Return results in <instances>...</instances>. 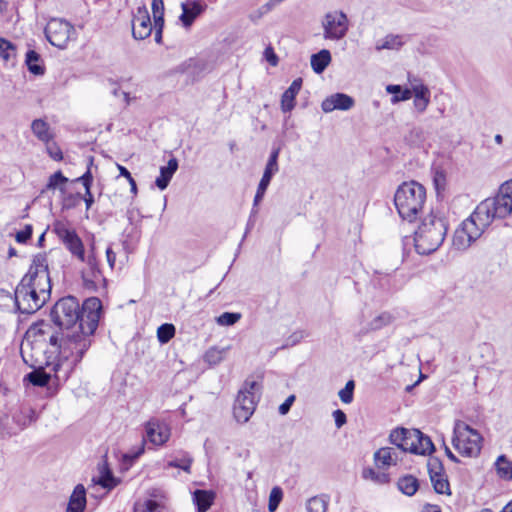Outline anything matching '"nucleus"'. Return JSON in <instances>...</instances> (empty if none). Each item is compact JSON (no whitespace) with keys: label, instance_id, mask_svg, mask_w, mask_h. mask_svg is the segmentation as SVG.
Instances as JSON below:
<instances>
[{"label":"nucleus","instance_id":"1","mask_svg":"<svg viewBox=\"0 0 512 512\" xmlns=\"http://www.w3.org/2000/svg\"><path fill=\"white\" fill-rule=\"evenodd\" d=\"M512 212V179L503 183L495 197L480 202L473 213L465 219L453 236V246L465 250L475 242L493 222Z\"/></svg>","mask_w":512,"mask_h":512},{"label":"nucleus","instance_id":"2","mask_svg":"<svg viewBox=\"0 0 512 512\" xmlns=\"http://www.w3.org/2000/svg\"><path fill=\"white\" fill-rule=\"evenodd\" d=\"M86 321L89 323L88 329L75 330L65 336L63 334L49 336L52 352L57 353V361L51 370L54 371V378L58 385L68 380L92 344V336L96 331L95 314L90 312Z\"/></svg>","mask_w":512,"mask_h":512},{"label":"nucleus","instance_id":"3","mask_svg":"<svg viewBox=\"0 0 512 512\" xmlns=\"http://www.w3.org/2000/svg\"><path fill=\"white\" fill-rule=\"evenodd\" d=\"M93 312L96 317V328L102 314V302L97 297H89L82 304L72 295L60 298L52 307V322L61 329H88V315Z\"/></svg>","mask_w":512,"mask_h":512},{"label":"nucleus","instance_id":"4","mask_svg":"<svg viewBox=\"0 0 512 512\" xmlns=\"http://www.w3.org/2000/svg\"><path fill=\"white\" fill-rule=\"evenodd\" d=\"M448 219L441 210H431L415 231L414 246L420 255L435 252L444 242L448 231Z\"/></svg>","mask_w":512,"mask_h":512},{"label":"nucleus","instance_id":"5","mask_svg":"<svg viewBox=\"0 0 512 512\" xmlns=\"http://www.w3.org/2000/svg\"><path fill=\"white\" fill-rule=\"evenodd\" d=\"M426 201V189L416 181L404 182L394 194V204L399 216L408 222L417 219Z\"/></svg>","mask_w":512,"mask_h":512},{"label":"nucleus","instance_id":"6","mask_svg":"<svg viewBox=\"0 0 512 512\" xmlns=\"http://www.w3.org/2000/svg\"><path fill=\"white\" fill-rule=\"evenodd\" d=\"M481 434L470 425L457 421L452 438L453 447L463 456L475 457L481 451Z\"/></svg>","mask_w":512,"mask_h":512},{"label":"nucleus","instance_id":"7","mask_svg":"<svg viewBox=\"0 0 512 512\" xmlns=\"http://www.w3.org/2000/svg\"><path fill=\"white\" fill-rule=\"evenodd\" d=\"M29 276L30 286L42 296V303H46L50 299L52 289L46 254L39 253L33 257L28 272L23 277Z\"/></svg>","mask_w":512,"mask_h":512},{"label":"nucleus","instance_id":"8","mask_svg":"<svg viewBox=\"0 0 512 512\" xmlns=\"http://www.w3.org/2000/svg\"><path fill=\"white\" fill-rule=\"evenodd\" d=\"M257 381H246L244 387L239 390L233 406L234 418L239 423H246L253 415L259 395Z\"/></svg>","mask_w":512,"mask_h":512},{"label":"nucleus","instance_id":"9","mask_svg":"<svg viewBox=\"0 0 512 512\" xmlns=\"http://www.w3.org/2000/svg\"><path fill=\"white\" fill-rule=\"evenodd\" d=\"M30 284L31 276L22 277L14 292L15 307L21 314H33L45 305L42 296Z\"/></svg>","mask_w":512,"mask_h":512},{"label":"nucleus","instance_id":"10","mask_svg":"<svg viewBox=\"0 0 512 512\" xmlns=\"http://www.w3.org/2000/svg\"><path fill=\"white\" fill-rule=\"evenodd\" d=\"M54 363L55 362H49L48 360L45 362L35 360L29 364L32 371L24 376L23 381H27L36 387L48 386V390L51 391V394H55L63 383L58 385L54 378V371L51 370Z\"/></svg>","mask_w":512,"mask_h":512},{"label":"nucleus","instance_id":"11","mask_svg":"<svg viewBox=\"0 0 512 512\" xmlns=\"http://www.w3.org/2000/svg\"><path fill=\"white\" fill-rule=\"evenodd\" d=\"M323 38L338 41L344 38L349 30V21L343 11H331L322 20Z\"/></svg>","mask_w":512,"mask_h":512},{"label":"nucleus","instance_id":"12","mask_svg":"<svg viewBox=\"0 0 512 512\" xmlns=\"http://www.w3.org/2000/svg\"><path fill=\"white\" fill-rule=\"evenodd\" d=\"M44 32L51 45L59 49H65L72 34L75 33V29L72 24L64 19L52 18L47 23Z\"/></svg>","mask_w":512,"mask_h":512},{"label":"nucleus","instance_id":"13","mask_svg":"<svg viewBox=\"0 0 512 512\" xmlns=\"http://www.w3.org/2000/svg\"><path fill=\"white\" fill-rule=\"evenodd\" d=\"M87 268L82 270L81 278L84 289L89 292L105 290L107 279L99 268V262L94 254H90L86 260Z\"/></svg>","mask_w":512,"mask_h":512},{"label":"nucleus","instance_id":"14","mask_svg":"<svg viewBox=\"0 0 512 512\" xmlns=\"http://www.w3.org/2000/svg\"><path fill=\"white\" fill-rule=\"evenodd\" d=\"M51 334L58 333L54 331L48 322L44 320L38 321L28 328L22 345H30L33 348L34 344L49 343V336Z\"/></svg>","mask_w":512,"mask_h":512},{"label":"nucleus","instance_id":"15","mask_svg":"<svg viewBox=\"0 0 512 512\" xmlns=\"http://www.w3.org/2000/svg\"><path fill=\"white\" fill-rule=\"evenodd\" d=\"M152 33L151 18L145 4L137 8L132 19V36L136 40H144Z\"/></svg>","mask_w":512,"mask_h":512},{"label":"nucleus","instance_id":"16","mask_svg":"<svg viewBox=\"0 0 512 512\" xmlns=\"http://www.w3.org/2000/svg\"><path fill=\"white\" fill-rule=\"evenodd\" d=\"M354 103L355 101L351 96L338 92L326 97L321 103V108L325 113L334 110L347 111L354 106Z\"/></svg>","mask_w":512,"mask_h":512},{"label":"nucleus","instance_id":"17","mask_svg":"<svg viewBox=\"0 0 512 512\" xmlns=\"http://www.w3.org/2000/svg\"><path fill=\"white\" fill-rule=\"evenodd\" d=\"M146 439L154 445L165 444L170 437L169 428L158 421H149L145 426Z\"/></svg>","mask_w":512,"mask_h":512},{"label":"nucleus","instance_id":"18","mask_svg":"<svg viewBox=\"0 0 512 512\" xmlns=\"http://www.w3.org/2000/svg\"><path fill=\"white\" fill-rule=\"evenodd\" d=\"M207 5L202 0H191L181 4L182 13L179 17L184 27H190L195 19L204 12Z\"/></svg>","mask_w":512,"mask_h":512},{"label":"nucleus","instance_id":"19","mask_svg":"<svg viewBox=\"0 0 512 512\" xmlns=\"http://www.w3.org/2000/svg\"><path fill=\"white\" fill-rule=\"evenodd\" d=\"M415 431L413 429H407L404 427H399L391 431L389 435L390 442L399 448L403 452H410L411 447L413 446L412 438L415 435Z\"/></svg>","mask_w":512,"mask_h":512},{"label":"nucleus","instance_id":"20","mask_svg":"<svg viewBox=\"0 0 512 512\" xmlns=\"http://www.w3.org/2000/svg\"><path fill=\"white\" fill-rule=\"evenodd\" d=\"M94 167V157L89 156L88 157V163L86 171L78 178L75 179V182H80L84 189H85V195H84V201L86 205V209H90L94 203V196L91 192V187L93 184V172L92 169Z\"/></svg>","mask_w":512,"mask_h":512},{"label":"nucleus","instance_id":"21","mask_svg":"<svg viewBox=\"0 0 512 512\" xmlns=\"http://www.w3.org/2000/svg\"><path fill=\"white\" fill-rule=\"evenodd\" d=\"M62 241L72 255L76 256L82 262L85 261L84 245L75 230H65Z\"/></svg>","mask_w":512,"mask_h":512},{"label":"nucleus","instance_id":"22","mask_svg":"<svg viewBox=\"0 0 512 512\" xmlns=\"http://www.w3.org/2000/svg\"><path fill=\"white\" fill-rule=\"evenodd\" d=\"M303 84L302 78H296L281 96V110L284 113L290 112L295 107V99L301 90Z\"/></svg>","mask_w":512,"mask_h":512},{"label":"nucleus","instance_id":"23","mask_svg":"<svg viewBox=\"0 0 512 512\" xmlns=\"http://www.w3.org/2000/svg\"><path fill=\"white\" fill-rule=\"evenodd\" d=\"M38 415L32 407L28 405H22L19 410L13 413L12 419L16 424L18 431H21L28 427L30 424L35 422Z\"/></svg>","mask_w":512,"mask_h":512},{"label":"nucleus","instance_id":"24","mask_svg":"<svg viewBox=\"0 0 512 512\" xmlns=\"http://www.w3.org/2000/svg\"><path fill=\"white\" fill-rule=\"evenodd\" d=\"M178 160L175 157L169 159L166 166L160 167V175L155 180V185L158 189L164 190L168 187L173 175L178 169Z\"/></svg>","mask_w":512,"mask_h":512},{"label":"nucleus","instance_id":"25","mask_svg":"<svg viewBox=\"0 0 512 512\" xmlns=\"http://www.w3.org/2000/svg\"><path fill=\"white\" fill-rule=\"evenodd\" d=\"M85 507L86 489L82 484H78L69 498L66 512H83Z\"/></svg>","mask_w":512,"mask_h":512},{"label":"nucleus","instance_id":"26","mask_svg":"<svg viewBox=\"0 0 512 512\" xmlns=\"http://www.w3.org/2000/svg\"><path fill=\"white\" fill-rule=\"evenodd\" d=\"M374 461L378 468L396 465L398 461V454L392 447H382L374 453Z\"/></svg>","mask_w":512,"mask_h":512},{"label":"nucleus","instance_id":"27","mask_svg":"<svg viewBox=\"0 0 512 512\" xmlns=\"http://www.w3.org/2000/svg\"><path fill=\"white\" fill-rule=\"evenodd\" d=\"M215 494L212 491L197 489L193 493V503L197 512H207L214 502Z\"/></svg>","mask_w":512,"mask_h":512},{"label":"nucleus","instance_id":"28","mask_svg":"<svg viewBox=\"0 0 512 512\" xmlns=\"http://www.w3.org/2000/svg\"><path fill=\"white\" fill-rule=\"evenodd\" d=\"M31 130L34 136L43 143L49 142L54 138L50 125L42 118L34 119L32 121Z\"/></svg>","mask_w":512,"mask_h":512},{"label":"nucleus","instance_id":"29","mask_svg":"<svg viewBox=\"0 0 512 512\" xmlns=\"http://www.w3.org/2000/svg\"><path fill=\"white\" fill-rule=\"evenodd\" d=\"M332 60L331 53L327 49H321L317 53L311 55L310 64L316 74L325 71Z\"/></svg>","mask_w":512,"mask_h":512},{"label":"nucleus","instance_id":"30","mask_svg":"<svg viewBox=\"0 0 512 512\" xmlns=\"http://www.w3.org/2000/svg\"><path fill=\"white\" fill-rule=\"evenodd\" d=\"M25 64L28 71L35 75L41 76L45 72L44 66L41 64V57L35 50L29 49L25 55Z\"/></svg>","mask_w":512,"mask_h":512},{"label":"nucleus","instance_id":"31","mask_svg":"<svg viewBox=\"0 0 512 512\" xmlns=\"http://www.w3.org/2000/svg\"><path fill=\"white\" fill-rule=\"evenodd\" d=\"M279 154H280V148H273L271 150L261 179L271 182L273 176L279 171V165H278Z\"/></svg>","mask_w":512,"mask_h":512},{"label":"nucleus","instance_id":"32","mask_svg":"<svg viewBox=\"0 0 512 512\" xmlns=\"http://www.w3.org/2000/svg\"><path fill=\"white\" fill-rule=\"evenodd\" d=\"M398 489L407 496H413L419 489V480L410 474L402 476L397 482Z\"/></svg>","mask_w":512,"mask_h":512},{"label":"nucleus","instance_id":"33","mask_svg":"<svg viewBox=\"0 0 512 512\" xmlns=\"http://www.w3.org/2000/svg\"><path fill=\"white\" fill-rule=\"evenodd\" d=\"M229 347L219 348L217 346L210 347L204 354L203 359L210 366H216L224 359Z\"/></svg>","mask_w":512,"mask_h":512},{"label":"nucleus","instance_id":"34","mask_svg":"<svg viewBox=\"0 0 512 512\" xmlns=\"http://www.w3.org/2000/svg\"><path fill=\"white\" fill-rule=\"evenodd\" d=\"M330 501V497L326 494H321L318 496L311 497L307 501V511L308 512H326L328 508V504Z\"/></svg>","mask_w":512,"mask_h":512},{"label":"nucleus","instance_id":"35","mask_svg":"<svg viewBox=\"0 0 512 512\" xmlns=\"http://www.w3.org/2000/svg\"><path fill=\"white\" fill-rule=\"evenodd\" d=\"M404 43L403 36L390 34L387 35L381 43H377L376 49L379 51L383 49L398 50Z\"/></svg>","mask_w":512,"mask_h":512},{"label":"nucleus","instance_id":"36","mask_svg":"<svg viewBox=\"0 0 512 512\" xmlns=\"http://www.w3.org/2000/svg\"><path fill=\"white\" fill-rule=\"evenodd\" d=\"M95 483L103 488L111 490L118 485L119 481L114 477L112 471L108 467H103L100 470V475Z\"/></svg>","mask_w":512,"mask_h":512},{"label":"nucleus","instance_id":"37","mask_svg":"<svg viewBox=\"0 0 512 512\" xmlns=\"http://www.w3.org/2000/svg\"><path fill=\"white\" fill-rule=\"evenodd\" d=\"M386 91L392 95V103L406 101L412 96V92L409 89L402 88L400 85L390 84L386 87Z\"/></svg>","mask_w":512,"mask_h":512},{"label":"nucleus","instance_id":"38","mask_svg":"<svg viewBox=\"0 0 512 512\" xmlns=\"http://www.w3.org/2000/svg\"><path fill=\"white\" fill-rule=\"evenodd\" d=\"M498 475L505 480L512 479V462L505 455H500L495 462Z\"/></svg>","mask_w":512,"mask_h":512},{"label":"nucleus","instance_id":"39","mask_svg":"<svg viewBox=\"0 0 512 512\" xmlns=\"http://www.w3.org/2000/svg\"><path fill=\"white\" fill-rule=\"evenodd\" d=\"M362 477L380 485L390 482V476L388 473L376 471L373 468H365L362 472Z\"/></svg>","mask_w":512,"mask_h":512},{"label":"nucleus","instance_id":"40","mask_svg":"<svg viewBox=\"0 0 512 512\" xmlns=\"http://www.w3.org/2000/svg\"><path fill=\"white\" fill-rule=\"evenodd\" d=\"M176 333V328L172 323H163L157 329V339L161 344L168 343Z\"/></svg>","mask_w":512,"mask_h":512},{"label":"nucleus","instance_id":"41","mask_svg":"<svg viewBox=\"0 0 512 512\" xmlns=\"http://www.w3.org/2000/svg\"><path fill=\"white\" fill-rule=\"evenodd\" d=\"M193 458L190 454L184 452L181 458H174L167 463V467L179 468L186 473H190Z\"/></svg>","mask_w":512,"mask_h":512},{"label":"nucleus","instance_id":"42","mask_svg":"<svg viewBox=\"0 0 512 512\" xmlns=\"http://www.w3.org/2000/svg\"><path fill=\"white\" fill-rule=\"evenodd\" d=\"M411 448V453L415 455H431L435 451V445L427 435H425V437L422 438V441H420V446L413 444Z\"/></svg>","mask_w":512,"mask_h":512},{"label":"nucleus","instance_id":"43","mask_svg":"<svg viewBox=\"0 0 512 512\" xmlns=\"http://www.w3.org/2000/svg\"><path fill=\"white\" fill-rule=\"evenodd\" d=\"M68 182V178L63 175V173L59 170L50 175L48 182L45 188L41 193H44L46 190H54L60 188L62 190V186H64Z\"/></svg>","mask_w":512,"mask_h":512},{"label":"nucleus","instance_id":"44","mask_svg":"<svg viewBox=\"0 0 512 512\" xmlns=\"http://www.w3.org/2000/svg\"><path fill=\"white\" fill-rule=\"evenodd\" d=\"M241 317V313L238 312H223L215 318V322L219 326L229 327L236 324L241 319Z\"/></svg>","mask_w":512,"mask_h":512},{"label":"nucleus","instance_id":"45","mask_svg":"<svg viewBox=\"0 0 512 512\" xmlns=\"http://www.w3.org/2000/svg\"><path fill=\"white\" fill-rule=\"evenodd\" d=\"M162 506L155 499H146L134 505V512H161Z\"/></svg>","mask_w":512,"mask_h":512},{"label":"nucleus","instance_id":"46","mask_svg":"<svg viewBox=\"0 0 512 512\" xmlns=\"http://www.w3.org/2000/svg\"><path fill=\"white\" fill-rule=\"evenodd\" d=\"M392 319L393 318L390 313L383 312L369 322V330H380L389 325L392 322Z\"/></svg>","mask_w":512,"mask_h":512},{"label":"nucleus","instance_id":"47","mask_svg":"<svg viewBox=\"0 0 512 512\" xmlns=\"http://www.w3.org/2000/svg\"><path fill=\"white\" fill-rule=\"evenodd\" d=\"M270 185V182L268 181H265L263 179H260V182L258 184V187H257V190H256V194L254 196V200H253V208H252V211H251V215H250V218L252 216H254L256 213H257V209L256 207L259 205V203L263 200L264 196H265V193L268 189Z\"/></svg>","mask_w":512,"mask_h":512},{"label":"nucleus","instance_id":"48","mask_svg":"<svg viewBox=\"0 0 512 512\" xmlns=\"http://www.w3.org/2000/svg\"><path fill=\"white\" fill-rule=\"evenodd\" d=\"M283 499V490L279 486L271 489L268 502L269 512H275Z\"/></svg>","mask_w":512,"mask_h":512},{"label":"nucleus","instance_id":"49","mask_svg":"<svg viewBox=\"0 0 512 512\" xmlns=\"http://www.w3.org/2000/svg\"><path fill=\"white\" fill-rule=\"evenodd\" d=\"M433 184L436 190L437 196L445 190L446 187V173L441 168H436L433 171Z\"/></svg>","mask_w":512,"mask_h":512},{"label":"nucleus","instance_id":"50","mask_svg":"<svg viewBox=\"0 0 512 512\" xmlns=\"http://www.w3.org/2000/svg\"><path fill=\"white\" fill-rule=\"evenodd\" d=\"M354 390H355V381L348 380L346 382L344 388H342L338 393L340 400L344 404H350L354 399Z\"/></svg>","mask_w":512,"mask_h":512},{"label":"nucleus","instance_id":"51","mask_svg":"<svg viewBox=\"0 0 512 512\" xmlns=\"http://www.w3.org/2000/svg\"><path fill=\"white\" fill-rule=\"evenodd\" d=\"M431 484L433 486L435 493L447 496L451 495V488L448 476L437 480H433L431 481Z\"/></svg>","mask_w":512,"mask_h":512},{"label":"nucleus","instance_id":"52","mask_svg":"<svg viewBox=\"0 0 512 512\" xmlns=\"http://www.w3.org/2000/svg\"><path fill=\"white\" fill-rule=\"evenodd\" d=\"M372 283L379 289L389 290L391 287V275L377 273V275L372 279Z\"/></svg>","mask_w":512,"mask_h":512},{"label":"nucleus","instance_id":"53","mask_svg":"<svg viewBox=\"0 0 512 512\" xmlns=\"http://www.w3.org/2000/svg\"><path fill=\"white\" fill-rule=\"evenodd\" d=\"M44 143L46 145V152L53 160L61 161L63 159V152L57 143L52 140Z\"/></svg>","mask_w":512,"mask_h":512},{"label":"nucleus","instance_id":"54","mask_svg":"<svg viewBox=\"0 0 512 512\" xmlns=\"http://www.w3.org/2000/svg\"><path fill=\"white\" fill-rule=\"evenodd\" d=\"M14 51L15 47L10 41L0 38V56L3 59L9 60L13 56Z\"/></svg>","mask_w":512,"mask_h":512},{"label":"nucleus","instance_id":"55","mask_svg":"<svg viewBox=\"0 0 512 512\" xmlns=\"http://www.w3.org/2000/svg\"><path fill=\"white\" fill-rule=\"evenodd\" d=\"M32 234L33 226L31 224H26L22 230L16 233L15 240L19 244H26L31 239Z\"/></svg>","mask_w":512,"mask_h":512},{"label":"nucleus","instance_id":"56","mask_svg":"<svg viewBox=\"0 0 512 512\" xmlns=\"http://www.w3.org/2000/svg\"><path fill=\"white\" fill-rule=\"evenodd\" d=\"M442 469H444L442 460L439 457L429 455L427 461L428 474H435L437 471H442Z\"/></svg>","mask_w":512,"mask_h":512},{"label":"nucleus","instance_id":"57","mask_svg":"<svg viewBox=\"0 0 512 512\" xmlns=\"http://www.w3.org/2000/svg\"><path fill=\"white\" fill-rule=\"evenodd\" d=\"M144 448L140 447L133 453H126L122 456L123 465L131 466L142 454Z\"/></svg>","mask_w":512,"mask_h":512},{"label":"nucleus","instance_id":"58","mask_svg":"<svg viewBox=\"0 0 512 512\" xmlns=\"http://www.w3.org/2000/svg\"><path fill=\"white\" fill-rule=\"evenodd\" d=\"M414 98L430 97V91L424 84L414 85L412 87Z\"/></svg>","mask_w":512,"mask_h":512},{"label":"nucleus","instance_id":"59","mask_svg":"<svg viewBox=\"0 0 512 512\" xmlns=\"http://www.w3.org/2000/svg\"><path fill=\"white\" fill-rule=\"evenodd\" d=\"M296 397L295 395H290L286 398V400L280 404L279 408H278V412L280 415H286L288 414V412L290 411L294 401H295Z\"/></svg>","mask_w":512,"mask_h":512},{"label":"nucleus","instance_id":"60","mask_svg":"<svg viewBox=\"0 0 512 512\" xmlns=\"http://www.w3.org/2000/svg\"><path fill=\"white\" fill-rule=\"evenodd\" d=\"M333 418L337 428H341L347 422L346 414L340 409L333 412Z\"/></svg>","mask_w":512,"mask_h":512},{"label":"nucleus","instance_id":"61","mask_svg":"<svg viewBox=\"0 0 512 512\" xmlns=\"http://www.w3.org/2000/svg\"><path fill=\"white\" fill-rule=\"evenodd\" d=\"M303 338V335L302 333L300 332H295L293 333L292 335H290L287 339H286V342L285 344H283L280 349H284V348H287V347H290V346H294L296 345L297 343L300 342V340Z\"/></svg>","mask_w":512,"mask_h":512},{"label":"nucleus","instance_id":"62","mask_svg":"<svg viewBox=\"0 0 512 512\" xmlns=\"http://www.w3.org/2000/svg\"><path fill=\"white\" fill-rule=\"evenodd\" d=\"M264 56L266 61L272 66H276L278 64V56L276 55L272 47H267L265 49Z\"/></svg>","mask_w":512,"mask_h":512},{"label":"nucleus","instance_id":"63","mask_svg":"<svg viewBox=\"0 0 512 512\" xmlns=\"http://www.w3.org/2000/svg\"><path fill=\"white\" fill-rule=\"evenodd\" d=\"M284 1L285 0H269L267 3L260 7L259 12L260 14H266Z\"/></svg>","mask_w":512,"mask_h":512},{"label":"nucleus","instance_id":"64","mask_svg":"<svg viewBox=\"0 0 512 512\" xmlns=\"http://www.w3.org/2000/svg\"><path fill=\"white\" fill-rule=\"evenodd\" d=\"M429 102H430V97L414 98V106L419 112L425 111Z\"/></svg>","mask_w":512,"mask_h":512}]
</instances>
